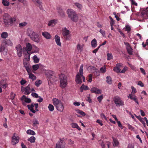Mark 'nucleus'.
<instances>
[{
  "instance_id": "nucleus-1",
  "label": "nucleus",
  "mask_w": 148,
  "mask_h": 148,
  "mask_svg": "<svg viewBox=\"0 0 148 148\" xmlns=\"http://www.w3.org/2000/svg\"><path fill=\"white\" fill-rule=\"evenodd\" d=\"M27 34L32 40L37 42H39V36L36 33L34 32L31 29H28L27 30Z\"/></svg>"
},
{
  "instance_id": "nucleus-2",
  "label": "nucleus",
  "mask_w": 148,
  "mask_h": 148,
  "mask_svg": "<svg viewBox=\"0 0 148 148\" xmlns=\"http://www.w3.org/2000/svg\"><path fill=\"white\" fill-rule=\"evenodd\" d=\"M67 13L69 17L71 20L75 22L77 21L78 18L77 14L74 10L71 9H69L67 10Z\"/></svg>"
},
{
  "instance_id": "nucleus-3",
  "label": "nucleus",
  "mask_w": 148,
  "mask_h": 148,
  "mask_svg": "<svg viewBox=\"0 0 148 148\" xmlns=\"http://www.w3.org/2000/svg\"><path fill=\"white\" fill-rule=\"evenodd\" d=\"M60 86L62 88H64L67 85V78L64 74L61 73L59 75Z\"/></svg>"
},
{
  "instance_id": "nucleus-4",
  "label": "nucleus",
  "mask_w": 148,
  "mask_h": 148,
  "mask_svg": "<svg viewBox=\"0 0 148 148\" xmlns=\"http://www.w3.org/2000/svg\"><path fill=\"white\" fill-rule=\"evenodd\" d=\"M62 33L65 40H69L70 39L71 36L69 35L70 33V31L66 27L62 28Z\"/></svg>"
},
{
  "instance_id": "nucleus-5",
  "label": "nucleus",
  "mask_w": 148,
  "mask_h": 148,
  "mask_svg": "<svg viewBox=\"0 0 148 148\" xmlns=\"http://www.w3.org/2000/svg\"><path fill=\"white\" fill-rule=\"evenodd\" d=\"M114 101L116 106H120L124 105V101L119 97H114Z\"/></svg>"
},
{
  "instance_id": "nucleus-6",
  "label": "nucleus",
  "mask_w": 148,
  "mask_h": 148,
  "mask_svg": "<svg viewBox=\"0 0 148 148\" xmlns=\"http://www.w3.org/2000/svg\"><path fill=\"white\" fill-rule=\"evenodd\" d=\"M53 72L51 70L48 71L47 75V77L48 78V80H49L51 82H54L55 77L53 75Z\"/></svg>"
},
{
  "instance_id": "nucleus-7",
  "label": "nucleus",
  "mask_w": 148,
  "mask_h": 148,
  "mask_svg": "<svg viewBox=\"0 0 148 148\" xmlns=\"http://www.w3.org/2000/svg\"><path fill=\"white\" fill-rule=\"evenodd\" d=\"M21 90L23 92H25V94H26L27 95H29L31 92V89L29 85V84L26 87L22 88Z\"/></svg>"
},
{
  "instance_id": "nucleus-8",
  "label": "nucleus",
  "mask_w": 148,
  "mask_h": 148,
  "mask_svg": "<svg viewBox=\"0 0 148 148\" xmlns=\"http://www.w3.org/2000/svg\"><path fill=\"white\" fill-rule=\"evenodd\" d=\"M16 49L17 51L18 56L19 57H21L22 55V49L21 46L20 45H18L16 47Z\"/></svg>"
},
{
  "instance_id": "nucleus-9",
  "label": "nucleus",
  "mask_w": 148,
  "mask_h": 148,
  "mask_svg": "<svg viewBox=\"0 0 148 148\" xmlns=\"http://www.w3.org/2000/svg\"><path fill=\"white\" fill-rule=\"evenodd\" d=\"M123 66V64L121 63H117L115 67L113 69V70L117 73L120 72L121 70V68Z\"/></svg>"
},
{
  "instance_id": "nucleus-10",
  "label": "nucleus",
  "mask_w": 148,
  "mask_h": 148,
  "mask_svg": "<svg viewBox=\"0 0 148 148\" xmlns=\"http://www.w3.org/2000/svg\"><path fill=\"white\" fill-rule=\"evenodd\" d=\"M57 145L60 148H64L65 146V143L63 140L60 138V141H58L56 144V147Z\"/></svg>"
},
{
  "instance_id": "nucleus-11",
  "label": "nucleus",
  "mask_w": 148,
  "mask_h": 148,
  "mask_svg": "<svg viewBox=\"0 0 148 148\" xmlns=\"http://www.w3.org/2000/svg\"><path fill=\"white\" fill-rule=\"evenodd\" d=\"M32 47L31 44L29 43H27L26 44V47H24L23 48V51H30L32 49Z\"/></svg>"
},
{
  "instance_id": "nucleus-12",
  "label": "nucleus",
  "mask_w": 148,
  "mask_h": 148,
  "mask_svg": "<svg viewBox=\"0 0 148 148\" xmlns=\"http://www.w3.org/2000/svg\"><path fill=\"white\" fill-rule=\"evenodd\" d=\"M23 64L28 73H30L31 72L30 69V66L27 62L25 61V60H23Z\"/></svg>"
},
{
  "instance_id": "nucleus-13",
  "label": "nucleus",
  "mask_w": 148,
  "mask_h": 148,
  "mask_svg": "<svg viewBox=\"0 0 148 148\" xmlns=\"http://www.w3.org/2000/svg\"><path fill=\"white\" fill-rule=\"evenodd\" d=\"M19 138L18 137H16L15 135H13L12 137V144L13 145H16L19 142Z\"/></svg>"
},
{
  "instance_id": "nucleus-14",
  "label": "nucleus",
  "mask_w": 148,
  "mask_h": 148,
  "mask_svg": "<svg viewBox=\"0 0 148 148\" xmlns=\"http://www.w3.org/2000/svg\"><path fill=\"white\" fill-rule=\"evenodd\" d=\"M132 94H130L128 96V97L130 98L131 99L134 100L136 103L139 105V102L136 96L135 95H133Z\"/></svg>"
},
{
  "instance_id": "nucleus-15",
  "label": "nucleus",
  "mask_w": 148,
  "mask_h": 148,
  "mask_svg": "<svg viewBox=\"0 0 148 148\" xmlns=\"http://www.w3.org/2000/svg\"><path fill=\"white\" fill-rule=\"evenodd\" d=\"M90 91L92 93H94L97 94H101V90L96 87H93L91 88Z\"/></svg>"
},
{
  "instance_id": "nucleus-16",
  "label": "nucleus",
  "mask_w": 148,
  "mask_h": 148,
  "mask_svg": "<svg viewBox=\"0 0 148 148\" xmlns=\"http://www.w3.org/2000/svg\"><path fill=\"white\" fill-rule=\"evenodd\" d=\"M25 58L23 60L25 61H28L29 60L30 54L27 51H23Z\"/></svg>"
},
{
  "instance_id": "nucleus-17",
  "label": "nucleus",
  "mask_w": 148,
  "mask_h": 148,
  "mask_svg": "<svg viewBox=\"0 0 148 148\" xmlns=\"http://www.w3.org/2000/svg\"><path fill=\"white\" fill-rule=\"evenodd\" d=\"M84 65L83 64H81V65L80 66L79 70V72L80 74V75H81V76L82 77L83 79V81L84 82H85V79L84 76L83 75V67Z\"/></svg>"
},
{
  "instance_id": "nucleus-18",
  "label": "nucleus",
  "mask_w": 148,
  "mask_h": 148,
  "mask_svg": "<svg viewBox=\"0 0 148 148\" xmlns=\"http://www.w3.org/2000/svg\"><path fill=\"white\" fill-rule=\"evenodd\" d=\"M57 110L60 112H62L64 109V106L62 103L61 102L56 106Z\"/></svg>"
},
{
  "instance_id": "nucleus-19",
  "label": "nucleus",
  "mask_w": 148,
  "mask_h": 148,
  "mask_svg": "<svg viewBox=\"0 0 148 148\" xmlns=\"http://www.w3.org/2000/svg\"><path fill=\"white\" fill-rule=\"evenodd\" d=\"M81 77L79 73H78L76 76L75 81L77 84H81L82 82Z\"/></svg>"
},
{
  "instance_id": "nucleus-20",
  "label": "nucleus",
  "mask_w": 148,
  "mask_h": 148,
  "mask_svg": "<svg viewBox=\"0 0 148 148\" xmlns=\"http://www.w3.org/2000/svg\"><path fill=\"white\" fill-rule=\"evenodd\" d=\"M42 35L47 39H51V36L50 34L47 32H42Z\"/></svg>"
},
{
  "instance_id": "nucleus-21",
  "label": "nucleus",
  "mask_w": 148,
  "mask_h": 148,
  "mask_svg": "<svg viewBox=\"0 0 148 148\" xmlns=\"http://www.w3.org/2000/svg\"><path fill=\"white\" fill-rule=\"evenodd\" d=\"M55 39L57 45L59 46H61V43L60 37L58 35H56L55 36Z\"/></svg>"
},
{
  "instance_id": "nucleus-22",
  "label": "nucleus",
  "mask_w": 148,
  "mask_h": 148,
  "mask_svg": "<svg viewBox=\"0 0 148 148\" xmlns=\"http://www.w3.org/2000/svg\"><path fill=\"white\" fill-rule=\"evenodd\" d=\"M58 21L57 20L53 19L49 21L48 23V26H53L57 23Z\"/></svg>"
},
{
  "instance_id": "nucleus-23",
  "label": "nucleus",
  "mask_w": 148,
  "mask_h": 148,
  "mask_svg": "<svg viewBox=\"0 0 148 148\" xmlns=\"http://www.w3.org/2000/svg\"><path fill=\"white\" fill-rule=\"evenodd\" d=\"M54 105L56 106L57 105L60 103L61 101L56 98H54L52 99Z\"/></svg>"
},
{
  "instance_id": "nucleus-24",
  "label": "nucleus",
  "mask_w": 148,
  "mask_h": 148,
  "mask_svg": "<svg viewBox=\"0 0 148 148\" xmlns=\"http://www.w3.org/2000/svg\"><path fill=\"white\" fill-rule=\"evenodd\" d=\"M57 9L58 10L59 14L62 17H64L65 16L64 12L62 9L59 7H58Z\"/></svg>"
},
{
  "instance_id": "nucleus-25",
  "label": "nucleus",
  "mask_w": 148,
  "mask_h": 148,
  "mask_svg": "<svg viewBox=\"0 0 148 148\" xmlns=\"http://www.w3.org/2000/svg\"><path fill=\"white\" fill-rule=\"evenodd\" d=\"M34 103H32L31 105H28L27 106L28 109L34 113H35L36 112L35 110L33 109V107L34 106Z\"/></svg>"
},
{
  "instance_id": "nucleus-26",
  "label": "nucleus",
  "mask_w": 148,
  "mask_h": 148,
  "mask_svg": "<svg viewBox=\"0 0 148 148\" xmlns=\"http://www.w3.org/2000/svg\"><path fill=\"white\" fill-rule=\"evenodd\" d=\"M43 67V66L40 64L34 65L32 66V68L34 71H36L41 67Z\"/></svg>"
},
{
  "instance_id": "nucleus-27",
  "label": "nucleus",
  "mask_w": 148,
  "mask_h": 148,
  "mask_svg": "<svg viewBox=\"0 0 148 148\" xmlns=\"http://www.w3.org/2000/svg\"><path fill=\"white\" fill-rule=\"evenodd\" d=\"M91 45L92 47H96L97 45V42L96 39L95 38L93 39L91 41Z\"/></svg>"
},
{
  "instance_id": "nucleus-28",
  "label": "nucleus",
  "mask_w": 148,
  "mask_h": 148,
  "mask_svg": "<svg viewBox=\"0 0 148 148\" xmlns=\"http://www.w3.org/2000/svg\"><path fill=\"white\" fill-rule=\"evenodd\" d=\"M71 125L73 128H76L79 130H81V129L76 123H72L71 124Z\"/></svg>"
},
{
  "instance_id": "nucleus-29",
  "label": "nucleus",
  "mask_w": 148,
  "mask_h": 148,
  "mask_svg": "<svg viewBox=\"0 0 148 148\" xmlns=\"http://www.w3.org/2000/svg\"><path fill=\"white\" fill-rule=\"evenodd\" d=\"M39 51V48L35 45H34L32 47V53H37Z\"/></svg>"
},
{
  "instance_id": "nucleus-30",
  "label": "nucleus",
  "mask_w": 148,
  "mask_h": 148,
  "mask_svg": "<svg viewBox=\"0 0 148 148\" xmlns=\"http://www.w3.org/2000/svg\"><path fill=\"white\" fill-rule=\"evenodd\" d=\"M0 86L3 88H5L7 86V84L5 83V82L3 80H1V82Z\"/></svg>"
},
{
  "instance_id": "nucleus-31",
  "label": "nucleus",
  "mask_w": 148,
  "mask_h": 148,
  "mask_svg": "<svg viewBox=\"0 0 148 148\" xmlns=\"http://www.w3.org/2000/svg\"><path fill=\"white\" fill-rule=\"evenodd\" d=\"M2 3L5 6H8L10 5V2L6 0H3Z\"/></svg>"
},
{
  "instance_id": "nucleus-32",
  "label": "nucleus",
  "mask_w": 148,
  "mask_h": 148,
  "mask_svg": "<svg viewBox=\"0 0 148 148\" xmlns=\"http://www.w3.org/2000/svg\"><path fill=\"white\" fill-rule=\"evenodd\" d=\"M89 89L88 87L87 86H85L84 84H82L80 87V90L82 92L84 90H87Z\"/></svg>"
},
{
  "instance_id": "nucleus-33",
  "label": "nucleus",
  "mask_w": 148,
  "mask_h": 148,
  "mask_svg": "<svg viewBox=\"0 0 148 148\" xmlns=\"http://www.w3.org/2000/svg\"><path fill=\"white\" fill-rule=\"evenodd\" d=\"M9 21H10V22H9L10 25L11 26L13 25V23L16 21V19L10 18L9 19Z\"/></svg>"
},
{
  "instance_id": "nucleus-34",
  "label": "nucleus",
  "mask_w": 148,
  "mask_h": 148,
  "mask_svg": "<svg viewBox=\"0 0 148 148\" xmlns=\"http://www.w3.org/2000/svg\"><path fill=\"white\" fill-rule=\"evenodd\" d=\"M34 62L35 63H38L39 61V59L37 57L36 55L34 56L33 57Z\"/></svg>"
},
{
  "instance_id": "nucleus-35",
  "label": "nucleus",
  "mask_w": 148,
  "mask_h": 148,
  "mask_svg": "<svg viewBox=\"0 0 148 148\" xmlns=\"http://www.w3.org/2000/svg\"><path fill=\"white\" fill-rule=\"evenodd\" d=\"M106 82L110 84H111L112 83V80L111 77L110 76H108L106 77Z\"/></svg>"
},
{
  "instance_id": "nucleus-36",
  "label": "nucleus",
  "mask_w": 148,
  "mask_h": 148,
  "mask_svg": "<svg viewBox=\"0 0 148 148\" xmlns=\"http://www.w3.org/2000/svg\"><path fill=\"white\" fill-rule=\"evenodd\" d=\"M113 139L114 142L113 143V146H117L119 144L118 141L116 139L114 138H113Z\"/></svg>"
},
{
  "instance_id": "nucleus-37",
  "label": "nucleus",
  "mask_w": 148,
  "mask_h": 148,
  "mask_svg": "<svg viewBox=\"0 0 148 148\" xmlns=\"http://www.w3.org/2000/svg\"><path fill=\"white\" fill-rule=\"evenodd\" d=\"M143 14L144 16H148V7L144 10L143 12Z\"/></svg>"
},
{
  "instance_id": "nucleus-38",
  "label": "nucleus",
  "mask_w": 148,
  "mask_h": 148,
  "mask_svg": "<svg viewBox=\"0 0 148 148\" xmlns=\"http://www.w3.org/2000/svg\"><path fill=\"white\" fill-rule=\"evenodd\" d=\"M40 0H36V2L38 4V6L39 8L41 10H42L43 9V8L42 7V3L40 1Z\"/></svg>"
},
{
  "instance_id": "nucleus-39",
  "label": "nucleus",
  "mask_w": 148,
  "mask_h": 148,
  "mask_svg": "<svg viewBox=\"0 0 148 148\" xmlns=\"http://www.w3.org/2000/svg\"><path fill=\"white\" fill-rule=\"evenodd\" d=\"M29 77L32 79V80H35L36 77L32 73H29Z\"/></svg>"
},
{
  "instance_id": "nucleus-40",
  "label": "nucleus",
  "mask_w": 148,
  "mask_h": 148,
  "mask_svg": "<svg viewBox=\"0 0 148 148\" xmlns=\"http://www.w3.org/2000/svg\"><path fill=\"white\" fill-rule=\"evenodd\" d=\"M27 133L28 134H31L32 135H34L36 134L34 131L31 130H28L27 131Z\"/></svg>"
},
{
  "instance_id": "nucleus-41",
  "label": "nucleus",
  "mask_w": 148,
  "mask_h": 148,
  "mask_svg": "<svg viewBox=\"0 0 148 148\" xmlns=\"http://www.w3.org/2000/svg\"><path fill=\"white\" fill-rule=\"evenodd\" d=\"M4 42L6 45H8L12 46V42L10 40H5Z\"/></svg>"
},
{
  "instance_id": "nucleus-42",
  "label": "nucleus",
  "mask_w": 148,
  "mask_h": 148,
  "mask_svg": "<svg viewBox=\"0 0 148 148\" xmlns=\"http://www.w3.org/2000/svg\"><path fill=\"white\" fill-rule=\"evenodd\" d=\"M36 138L34 136H31L28 139V140L31 143H34L35 141Z\"/></svg>"
},
{
  "instance_id": "nucleus-43",
  "label": "nucleus",
  "mask_w": 148,
  "mask_h": 148,
  "mask_svg": "<svg viewBox=\"0 0 148 148\" xmlns=\"http://www.w3.org/2000/svg\"><path fill=\"white\" fill-rule=\"evenodd\" d=\"M27 24V23L25 22L20 23L19 24V27L21 28H22L26 26Z\"/></svg>"
},
{
  "instance_id": "nucleus-44",
  "label": "nucleus",
  "mask_w": 148,
  "mask_h": 148,
  "mask_svg": "<svg viewBox=\"0 0 148 148\" xmlns=\"http://www.w3.org/2000/svg\"><path fill=\"white\" fill-rule=\"evenodd\" d=\"M100 72L101 73H104L106 72V68L105 67V65H104L103 67H101L100 69Z\"/></svg>"
},
{
  "instance_id": "nucleus-45",
  "label": "nucleus",
  "mask_w": 148,
  "mask_h": 148,
  "mask_svg": "<svg viewBox=\"0 0 148 148\" xmlns=\"http://www.w3.org/2000/svg\"><path fill=\"white\" fill-rule=\"evenodd\" d=\"M8 33L6 32H3L1 34V37L3 38H5L8 36Z\"/></svg>"
},
{
  "instance_id": "nucleus-46",
  "label": "nucleus",
  "mask_w": 148,
  "mask_h": 148,
  "mask_svg": "<svg viewBox=\"0 0 148 148\" xmlns=\"http://www.w3.org/2000/svg\"><path fill=\"white\" fill-rule=\"evenodd\" d=\"M126 49L127 51L129 54L132 55V49L131 47L127 48H126Z\"/></svg>"
},
{
  "instance_id": "nucleus-47",
  "label": "nucleus",
  "mask_w": 148,
  "mask_h": 148,
  "mask_svg": "<svg viewBox=\"0 0 148 148\" xmlns=\"http://www.w3.org/2000/svg\"><path fill=\"white\" fill-rule=\"evenodd\" d=\"M48 108L49 110L50 111H53L54 110V107L53 105L49 104L48 106Z\"/></svg>"
},
{
  "instance_id": "nucleus-48",
  "label": "nucleus",
  "mask_w": 148,
  "mask_h": 148,
  "mask_svg": "<svg viewBox=\"0 0 148 148\" xmlns=\"http://www.w3.org/2000/svg\"><path fill=\"white\" fill-rule=\"evenodd\" d=\"M33 126H36L37 125L39 124V121L36 119H35L33 121Z\"/></svg>"
},
{
  "instance_id": "nucleus-49",
  "label": "nucleus",
  "mask_w": 148,
  "mask_h": 148,
  "mask_svg": "<svg viewBox=\"0 0 148 148\" xmlns=\"http://www.w3.org/2000/svg\"><path fill=\"white\" fill-rule=\"evenodd\" d=\"M4 24L5 26L6 27H8L10 25L9 22L7 20V19H4Z\"/></svg>"
},
{
  "instance_id": "nucleus-50",
  "label": "nucleus",
  "mask_w": 148,
  "mask_h": 148,
  "mask_svg": "<svg viewBox=\"0 0 148 148\" xmlns=\"http://www.w3.org/2000/svg\"><path fill=\"white\" fill-rule=\"evenodd\" d=\"M107 56L108 60H110L113 58V56L112 53H108L107 54Z\"/></svg>"
},
{
  "instance_id": "nucleus-51",
  "label": "nucleus",
  "mask_w": 148,
  "mask_h": 148,
  "mask_svg": "<svg viewBox=\"0 0 148 148\" xmlns=\"http://www.w3.org/2000/svg\"><path fill=\"white\" fill-rule=\"evenodd\" d=\"M41 83V81L40 80H37L35 82V84L36 86L38 87Z\"/></svg>"
},
{
  "instance_id": "nucleus-52",
  "label": "nucleus",
  "mask_w": 148,
  "mask_h": 148,
  "mask_svg": "<svg viewBox=\"0 0 148 148\" xmlns=\"http://www.w3.org/2000/svg\"><path fill=\"white\" fill-rule=\"evenodd\" d=\"M109 18H110L111 21L110 22V25L111 26H113L114 24V21L111 16H109Z\"/></svg>"
},
{
  "instance_id": "nucleus-53",
  "label": "nucleus",
  "mask_w": 148,
  "mask_h": 148,
  "mask_svg": "<svg viewBox=\"0 0 148 148\" xmlns=\"http://www.w3.org/2000/svg\"><path fill=\"white\" fill-rule=\"evenodd\" d=\"M131 88L132 91V93H133V95H134L135 93L137 92L136 89L133 86H132L131 87Z\"/></svg>"
},
{
  "instance_id": "nucleus-54",
  "label": "nucleus",
  "mask_w": 148,
  "mask_h": 148,
  "mask_svg": "<svg viewBox=\"0 0 148 148\" xmlns=\"http://www.w3.org/2000/svg\"><path fill=\"white\" fill-rule=\"evenodd\" d=\"M131 28L129 25H127L125 26V31L127 32H129L131 30Z\"/></svg>"
},
{
  "instance_id": "nucleus-55",
  "label": "nucleus",
  "mask_w": 148,
  "mask_h": 148,
  "mask_svg": "<svg viewBox=\"0 0 148 148\" xmlns=\"http://www.w3.org/2000/svg\"><path fill=\"white\" fill-rule=\"evenodd\" d=\"M77 113L80 114L82 115V116H85L86 115V114L85 112L80 110H79L78 111Z\"/></svg>"
},
{
  "instance_id": "nucleus-56",
  "label": "nucleus",
  "mask_w": 148,
  "mask_h": 148,
  "mask_svg": "<svg viewBox=\"0 0 148 148\" xmlns=\"http://www.w3.org/2000/svg\"><path fill=\"white\" fill-rule=\"evenodd\" d=\"M99 32L103 36L106 37V33L104 31L102 30V29H100Z\"/></svg>"
},
{
  "instance_id": "nucleus-57",
  "label": "nucleus",
  "mask_w": 148,
  "mask_h": 148,
  "mask_svg": "<svg viewBox=\"0 0 148 148\" xmlns=\"http://www.w3.org/2000/svg\"><path fill=\"white\" fill-rule=\"evenodd\" d=\"M92 74H89V75L88 82L90 83L91 82L92 79Z\"/></svg>"
},
{
  "instance_id": "nucleus-58",
  "label": "nucleus",
  "mask_w": 148,
  "mask_h": 148,
  "mask_svg": "<svg viewBox=\"0 0 148 148\" xmlns=\"http://www.w3.org/2000/svg\"><path fill=\"white\" fill-rule=\"evenodd\" d=\"M75 5L78 8L81 9L82 7V5L78 3H75Z\"/></svg>"
},
{
  "instance_id": "nucleus-59",
  "label": "nucleus",
  "mask_w": 148,
  "mask_h": 148,
  "mask_svg": "<svg viewBox=\"0 0 148 148\" xmlns=\"http://www.w3.org/2000/svg\"><path fill=\"white\" fill-rule=\"evenodd\" d=\"M77 48L79 51H81L82 49V47L80 44H77Z\"/></svg>"
},
{
  "instance_id": "nucleus-60",
  "label": "nucleus",
  "mask_w": 148,
  "mask_h": 148,
  "mask_svg": "<svg viewBox=\"0 0 148 148\" xmlns=\"http://www.w3.org/2000/svg\"><path fill=\"white\" fill-rule=\"evenodd\" d=\"M31 95L33 97L36 98H38L39 97L38 94L36 93L32 92V93Z\"/></svg>"
},
{
  "instance_id": "nucleus-61",
  "label": "nucleus",
  "mask_w": 148,
  "mask_h": 148,
  "mask_svg": "<svg viewBox=\"0 0 148 148\" xmlns=\"http://www.w3.org/2000/svg\"><path fill=\"white\" fill-rule=\"evenodd\" d=\"M100 116L101 118H102V119H104L106 120L107 121V119L105 115L103 113L101 114H100Z\"/></svg>"
},
{
  "instance_id": "nucleus-62",
  "label": "nucleus",
  "mask_w": 148,
  "mask_h": 148,
  "mask_svg": "<svg viewBox=\"0 0 148 148\" xmlns=\"http://www.w3.org/2000/svg\"><path fill=\"white\" fill-rule=\"evenodd\" d=\"M103 99V95H101L97 97V100L99 103H100Z\"/></svg>"
},
{
  "instance_id": "nucleus-63",
  "label": "nucleus",
  "mask_w": 148,
  "mask_h": 148,
  "mask_svg": "<svg viewBox=\"0 0 148 148\" xmlns=\"http://www.w3.org/2000/svg\"><path fill=\"white\" fill-rule=\"evenodd\" d=\"M27 82L26 80L23 79H22L20 81V84L21 85H24Z\"/></svg>"
},
{
  "instance_id": "nucleus-64",
  "label": "nucleus",
  "mask_w": 148,
  "mask_h": 148,
  "mask_svg": "<svg viewBox=\"0 0 148 148\" xmlns=\"http://www.w3.org/2000/svg\"><path fill=\"white\" fill-rule=\"evenodd\" d=\"M20 2L23 3V5L25 6H26L27 5V2L26 0H21Z\"/></svg>"
}]
</instances>
